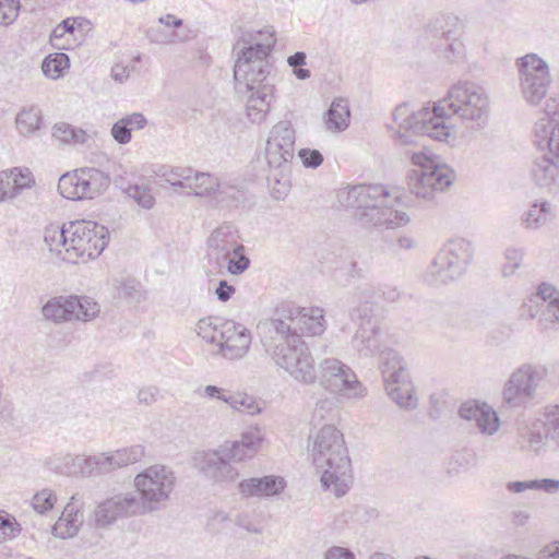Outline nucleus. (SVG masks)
<instances>
[{
	"label": "nucleus",
	"instance_id": "54",
	"mask_svg": "<svg viewBox=\"0 0 559 559\" xmlns=\"http://www.w3.org/2000/svg\"><path fill=\"white\" fill-rule=\"evenodd\" d=\"M524 257L522 248L509 247L504 251L506 263L502 267L504 276H511L520 267Z\"/></svg>",
	"mask_w": 559,
	"mask_h": 559
},
{
	"label": "nucleus",
	"instance_id": "26",
	"mask_svg": "<svg viewBox=\"0 0 559 559\" xmlns=\"http://www.w3.org/2000/svg\"><path fill=\"white\" fill-rule=\"evenodd\" d=\"M554 156L559 158L556 154ZM532 178L540 190L556 194L559 192V160L546 154L536 157L532 166Z\"/></svg>",
	"mask_w": 559,
	"mask_h": 559
},
{
	"label": "nucleus",
	"instance_id": "45",
	"mask_svg": "<svg viewBox=\"0 0 559 559\" xmlns=\"http://www.w3.org/2000/svg\"><path fill=\"white\" fill-rule=\"evenodd\" d=\"M69 57L63 52H58L44 59L41 70L47 78L58 79L69 68Z\"/></svg>",
	"mask_w": 559,
	"mask_h": 559
},
{
	"label": "nucleus",
	"instance_id": "7",
	"mask_svg": "<svg viewBox=\"0 0 559 559\" xmlns=\"http://www.w3.org/2000/svg\"><path fill=\"white\" fill-rule=\"evenodd\" d=\"M197 334L206 343L217 346L216 353L229 360L241 359L251 344V333L241 323L233 320L204 318L195 325Z\"/></svg>",
	"mask_w": 559,
	"mask_h": 559
},
{
	"label": "nucleus",
	"instance_id": "51",
	"mask_svg": "<svg viewBox=\"0 0 559 559\" xmlns=\"http://www.w3.org/2000/svg\"><path fill=\"white\" fill-rule=\"evenodd\" d=\"M221 449L230 464L231 462H241L254 456V454H248L245 445L238 440L225 442L221 445Z\"/></svg>",
	"mask_w": 559,
	"mask_h": 559
},
{
	"label": "nucleus",
	"instance_id": "13",
	"mask_svg": "<svg viewBox=\"0 0 559 559\" xmlns=\"http://www.w3.org/2000/svg\"><path fill=\"white\" fill-rule=\"evenodd\" d=\"M319 383L328 391L347 399L361 397L365 388L355 372L336 358H326L319 362Z\"/></svg>",
	"mask_w": 559,
	"mask_h": 559
},
{
	"label": "nucleus",
	"instance_id": "48",
	"mask_svg": "<svg viewBox=\"0 0 559 559\" xmlns=\"http://www.w3.org/2000/svg\"><path fill=\"white\" fill-rule=\"evenodd\" d=\"M15 123L22 135L31 134L39 129V112L35 109H24L17 114Z\"/></svg>",
	"mask_w": 559,
	"mask_h": 559
},
{
	"label": "nucleus",
	"instance_id": "42",
	"mask_svg": "<svg viewBox=\"0 0 559 559\" xmlns=\"http://www.w3.org/2000/svg\"><path fill=\"white\" fill-rule=\"evenodd\" d=\"M435 50L448 62H460L464 59V45L460 39H437Z\"/></svg>",
	"mask_w": 559,
	"mask_h": 559
},
{
	"label": "nucleus",
	"instance_id": "19",
	"mask_svg": "<svg viewBox=\"0 0 559 559\" xmlns=\"http://www.w3.org/2000/svg\"><path fill=\"white\" fill-rule=\"evenodd\" d=\"M534 128L535 144L542 151L556 154L559 157V100L550 99Z\"/></svg>",
	"mask_w": 559,
	"mask_h": 559
},
{
	"label": "nucleus",
	"instance_id": "33",
	"mask_svg": "<svg viewBox=\"0 0 559 559\" xmlns=\"http://www.w3.org/2000/svg\"><path fill=\"white\" fill-rule=\"evenodd\" d=\"M380 362L384 383L408 377L404 359L396 350L392 348L381 349Z\"/></svg>",
	"mask_w": 559,
	"mask_h": 559
},
{
	"label": "nucleus",
	"instance_id": "59",
	"mask_svg": "<svg viewBox=\"0 0 559 559\" xmlns=\"http://www.w3.org/2000/svg\"><path fill=\"white\" fill-rule=\"evenodd\" d=\"M249 264L250 260L241 251H238L237 254H231L225 270L233 275H239L249 267Z\"/></svg>",
	"mask_w": 559,
	"mask_h": 559
},
{
	"label": "nucleus",
	"instance_id": "37",
	"mask_svg": "<svg viewBox=\"0 0 559 559\" xmlns=\"http://www.w3.org/2000/svg\"><path fill=\"white\" fill-rule=\"evenodd\" d=\"M551 217L550 204L546 201L532 203L521 215V223L527 229H538Z\"/></svg>",
	"mask_w": 559,
	"mask_h": 559
},
{
	"label": "nucleus",
	"instance_id": "49",
	"mask_svg": "<svg viewBox=\"0 0 559 559\" xmlns=\"http://www.w3.org/2000/svg\"><path fill=\"white\" fill-rule=\"evenodd\" d=\"M234 252L207 249L206 258L210 269L207 274H224L225 267Z\"/></svg>",
	"mask_w": 559,
	"mask_h": 559
},
{
	"label": "nucleus",
	"instance_id": "31",
	"mask_svg": "<svg viewBox=\"0 0 559 559\" xmlns=\"http://www.w3.org/2000/svg\"><path fill=\"white\" fill-rule=\"evenodd\" d=\"M384 388L391 400L401 408L414 409L417 407L418 401L408 377L397 379V381L385 382Z\"/></svg>",
	"mask_w": 559,
	"mask_h": 559
},
{
	"label": "nucleus",
	"instance_id": "57",
	"mask_svg": "<svg viewBox=\"0 0 559 559\" xmlns=\"http://www.w3.org/2000/svg\"><path fill=\"white\" fill-rule=\"evenodd\" d=\"M128 194L143 209L150 210L155 204V199L150 189L142 186H130Z\"/></svg>",
	"mask_w": 559,
	"mask_h": 559
},
{
	"label": "nucleus",
	"instance_id": "16",
	"mask_svg": "<svg viewBox=\"0 0 559 559\" xmlns=\"http://www.w3.org/2000/svg\"><path fill=\"white\" fill-rule=\"evenodd\" d=\"M542 373L536 366L524 364L515 369L506 381L502 390L503 401L512 407L532 401L537 391Z\"/></svg>",
	"mask_w": 559,
	"mask_h": 559
},
{
	"label": "nucleus",
	"instance_id": "53",
	"mask_svg": "<svg viewBox=\"0 0 559 559\" xmlns=\"http://www.w3.org/2000/svg\"><path fill=\"white\" fill-rule=\"evenodd\" d=\"M21 5L20 0H0V24L11 25L17 19Z\"/></svg>",
	"mask_w": 559,
	"mask_h": 559
},
{
	"label": "nucleus",
	"instance_id": "14",
	"mask_svg": "<svg viewBox=\"0 0 559 559\" xmlns=\"http://www.w3.org/2000/svg\"><path fill=\"white\" fill-rule=\"evenodd\" d=\"M521 447L536 454L548 448L559 450V405L546 408L544 419L534 423L522 435Z\"/></svg>",
	"mask_w": 559,
	"mask_h": 559
},
{
	"label": "nucleus",
	"instance_id": "50",
	"mask_svg": "<svg viewBox=\"0 0 559 559\" xmlns=\"http://www.w3.org/2000/svg\"><path fill=\"white\" fill-rule=\"evenodd\" d=\"M238 441L245 445L248 454L255 455L262 444L263 433L259 427H249L241 433Z\"/></svg>",
	"mask_w": 559,
	"mask_h": 559
},
{
	"label": "nucleus",
	"instance_id": "8",
	"mask_svg": "<svg viewBox=\"0 0 559 559\" xmlns=\"http://www.w3.org/2000/svg\"><path fill=\"white\" fill-rule=\"evenodd\" d=\"M474 253L472 242L465 238L449 240L438 252L425 272L424 281L429 285H444L462 276Z\"/></svg>",
	"mask_w": 559,
	"mask_h": 559
},
{
	"label": "nucleus",
	"instance_id": "32",
	"mask_svg": "<svg viewBox=\"0 0 559 559\" xmlns=\"http://www.w3.org/2000/svg\"><path fill=\"white\" fill-rule=\"evenodd\" d=\"M374 295L376 287L371 284H365L357 289L355 297L360 305L352 309L350 318L355 322L359 321V325L369 326V324H376V322L372 321L371 305V300L374 299Z\"/></svg>",
	"mask_w": 559,
	"mask_h": 559
},
{
	"label": "nucleus",
	"instance_id": "15",
	"mask_svg": "<svg viewBox=\"0 0 559 559\" xmlns=\"http://www.w3.org/2000/svg\"><path fill=\"white\" fill-rule=\"evenodd\" d=\"M41 311L47 320L53 322L73 319L88 321L99 312V307L88 297L59 296L48 300Z\"/></svg>",
	"mask_w": 559,
	"mask_h": 559
},
{
	"label": "nucleus",
	"instance_id": "5",
	"mask_svg": "<svg viewBox=\"0 0 559 559\" xmlns=\"http://www.w3.org/2000/svg\"><path fill=\"white\" fill-rule=\"evenodd\" d=\"M295 142L296 131L288 120L278 121L269 132L264 154L269 167L267 182L275 199H283L289 191Z\"/></svg>",
	"mask_w": 559,
	"mask_h": 559
},
{
	"label": "nucleus",
	"instance_id": "38",
	"mask_svg": "<svg viewBox=\"0 0 559 559\" xmlns=\"http://www.w3.org/2000/svg\"><path fill=\"white\" fill-rule=\"evenodd\" d=\"M51 464L59 474L87 476V457L66 454L55 459Z\"/></svg>",
	"mask_w": 559,
	"mask_h": 559
},
{
	"label": "nucleus",
	"instance_id": "60",
	"mask_svg": "<svg viewBox=\"0 0 559 559\" xmlns=\"http://www.w3.org/2000/svg\"><path fill=\"white\" fill-rule=\"evenodd\" d=\"M298 156L307 168H317L323 163V156L318 150L301 148Z\"/></svg>",
	"mask_w": 559,
	"mask_h": 559
},
{
	"label": "nucleus",
	"instance_id": "12",
	"mask_svg": "<svg viewBox=\"0 0 559 559\" xmlns=\"http://www.w3.org/2000/svg\"><path fill=\"white\" fill-rule=\"evenodd\" d=\"M110 185L107 174L97 168H80L59 178L58 191L68 200L94 199Z\"/></svg>",
	"mask_w": 559,
	"mask_h": 559
},
{
	"label": "nucleus",
	"instance_id": "2",
	"mask_svg": "<svg viewBox=\"0 0 559 559\" xmlns=\"http://www.w3.org/2000/svg\"><path fill=\"white\" fill-rule=\"evenodd\" d=\"M289 326L278 318L261 321L257 329L274 365L296 381L312 384L317 381V373L309 346L301 335L290 333Z\"/></svg>",
	"mask_w": 559,
	"mask_h": 559
},
{
	"label": "nucleus",
	"instance_id": "52",
	"mask_svg": "<svg viewBox=\"0 0 559 559\" xmlns=\"http://www.w3.org/2000/svg\"><path fill=\"white\" fill-rule=\"evenodd\" d=\"M56 501L57 497L50 489H43L34 495L32 506L36 512L44 514L53 508Z\"/></svg>",
	"mask_w": 559,
	"mask_h": 559
},
{
	"label": "nucleus",
	"instance_id": "43",
	"mask_svg": "<svg viewBox=\"0 0 559 559\" xmlns=\"http://www.w3.org/2000/svg\"><path fill=\"white\" fill-rule=\"evenodd\" d=\"M52 135L62 143L73 144H84L90 139V135L84 130L66 122L56 123Z\"/></svg>",
	"mask_w": 559,
	"mask_h": 559
},
{
	"label": "nucleus",
	"instance_id": "28",
	"mask_svg": "<svg viewBox=\"0 0 559 559\" xmlns=\"http://www.w3.org/2000/svg\"><path fill=\"white\" fill-rule=\"evenodd\" d=\"M75 496L64 507L59 520L52 526V534L59 538L73 537L84 522L83 511L74 503Z\"/></svg>",
	"mask_w": 559,
	"mask_h": 559
},
{
	"label": "nucleus",
	"instance_id": "9",
	"mask_svg": "<svg viewBox=\"0 0 559 559\" xmlns=\"http://www.w3.org/2000/svg\"><path fill=\"white\" fill-rule=\"evenodd\" d=\"M175 472L163 464L146 467L134 477L138 498L145 513L159 511L167 506L175 489Z\"/></svg>",
	"mask_w": 559,
	"mask_h": 559
},
{
	"label": "nucleus",
	"instance_id": "4",
	"mask_svg": "<svg viewBox=\"0 0 559 559\" xmlns=\"http://www.w3.org/2000/svg\"><path fill=\"white\" fill-rule=\"evenodd\" d=\"M252 41L237 44L239 50L234 67V78L238 86L247 91L264 88V85H274L272 76L273 64L271 53L276 44L275 31L272 26L259 29Z\"/></svg>",
	"mask_w": 559,
	"mask_h": 559
},
{
	"label": "nucleus",
	"instance_id": "58",
	"mask_svg": "<svg viewBox=\"0 0 559 559\" xmlns=\"http://www.w3.org/2000/svg\"><path fill=\"white\" fill-rule=\"evenodd\" d=\"M21 532L20 524L14 518L0 514V537L10 539L17 536Z\"/></svg>",
	"mask_w": 559,
	"mask_h": 559
},
{
	"label": "nucleus",
	"instance_id": "55",
	"mask_svg": "<svg viewBox=\"0 0 559 559\" xmlns=\"http://www.w3.org/2000/svg\"><path fill=\"white\" fill-rule=\"evenodd\" d=\"M10 186L14 192V198L24 189L29 188L34 182L31 171H22L19 168H14L9 173Z\"/></svg>",
	"mask_w": 559,
	"mask_h": 559
},
{
	"label": "nucleus",
	"instance_id": "20",
	"mask_svg": "<svg viewBox=\"0 0 559 559\" xmlns=\"http://www.w3.org/2000/svg\"><path fill=\"white\" fill-rule=\"evenodd\" d=\"M390 198V189L383 185H357L338 192V201L357 213L372 204H383Z\"/></svg>",
	"mask_w": 559,
	"mask_h": 559
},
{
	"label": "nucleus",
	"instance_id": "63",
	"mask_svg": "<svg viewBox=\"0 0 559 559\" xmlns=\"http://www.w3.org/2000/svg\"><path fill=\"white\" fill-rule=\"evenodd\" d=\"M114 140L119 144H127L131 141V132L126 122L120 118L110 130Z\"/></svg>",
	"mask_w": 559,
	"mask_h": 559
},
{
	"label": "nucleus",
	"instance_id": "21",
	"mask_svg": "<svg viewBox=\"0 0 559 559\" xmlns=\"http://www.w3.org/2000/svg\"><path fill=\"white\" fill-rule=\"evenodd\" d=\"M195 468L214 481H229L238 476L235 468L224 455L221 447L213 451H201L193 455Z\"/></svg>",
	"mask_w": 559,
	"mask_h": 559
},
{
	"label": "nucleus",
	"instance_id": "44",
	"mask_svg": "<svg viewBox=\"0 0 559 559\" xmlns=\"http://www.w3.org/2000/svg\"><path fill=\"white\" fill-rule=\"evenodd\" d=\"M146 449L143 444H133L130 447L111 451L115 463L118 468L140 462L145 456Z\"/></svg>",
	"mask_w": 559,
	"mask_h": 559
},
{
	"label": "nucleus",
	"instance_id": "61",
	"mask_svg": "<svg viewBox=\"0 0 559 559\" xmlns=\"http://www.w3.org/2000/svg\"><path fill=\"white\" fill-rule=\"evenodd\" d=\"M540 322L544 323L545 329L548 322H559V298L542 306Z\"/></svg>",
	"mask_w": 559,
	"mask_h": 559
},
{
	"label": "nucleus",
	"instance_id": "64",
	"mask_svg": "<svg viewBox=\"0 0 559 559\" xmlns=\"http://www.w3.org/2000/svg\"><path fill=\"white\" fill-rule=\"evenodd\" d=\"M192 168L190 167H171L168 169H165L160 177L167 182L176 181V180H188L191 177Z\"/></svg>",
	"mask_w": 559,
	"mask_h": 559
},
{
	"label": "nucleus",
	"instance_id": "1",
	"mask_svg": "<svg viewBox=\"0 0 559 559\" xmlns=\"http://www.w3.org/2000/svg\"><path fill=\"white\" fill-rule=\"evenodd\" d=\"M453 116L471 130L486 128L490 119V98L486 88L472 81H459L435 103V112H424L419 118H435V124L430 126L435 140L445 141L451 133L450 119Z\"/></svg>",
	"mask_w": 559,
	"mask_h": 559
},
{
	"label": "nucleus",
	"instance_id": "35",
	"mask_svg": "<svg viewBox=\"0 0 559 559\" xmlns=\"http://www.w3.org/2000/svg\"><path fill=\"white\" fill-rule=\"evenodd\" d=\"M350 111L348 103L344 98H335L328 109L324 123L326 130L331 132H340L349 126Z\"/></svg>",
	"mask_w": 559,
	"mask_h": 559
},
{
	"label": "nucleus",
	"instance_id": "27",
	"mask_svg": "<svg viewBox=\"0 0 559 559\" xmlns=\"http://www.w3.org/2000/svg\"><path fill=\"white\" fill-rule=\"evenodd\" d=\"M246 104L248 119L255 124L262 123L270 109L274 94V85H264V88L249 91Z\"/></svg>",
	"mask_w": 559,
	"mask_h": 559
},
{
	"label": "nucleus",
	"instance_id": "47",
	"mask_svg": "<svg viewBox=\"0 0 559 559\" xmlns=\"http://www.w3.org/2000/svg\"><path fill=\"white\" fill-rule=\"evenodd\" d=\"M228 400V405L237 412L248 415H255L261 412L255 399L247 393H230Z\"/></svg>",
	"mask_w": 559,
	"mask_h": 559
},
{
	"label": "nucleus",
	"instance_id": "62",
	"mask_svg": "<svg viewBox=\"0 0 559 559\" xmlns=\"http://www.w3.org/2000/svg\"><path fill=\"white\" fill-rule=\"evenodd\" d=\"M195 393L200 396V397H205V399H215V400H219L224 403H227L228 404V395L230 393H228L225 389L223 388H219V386H216V385H206L204 388H199Z\"/></svg>",
	"mask_w": 559,
	"mask_h": 559
},
{
	"label": "nucleus",
	"instance_id": "25",
	"mask_svg": "<svg viewBox=\"0 0 559 559\" xmlns=\"http://www.w3.org/2000/svg\"><path fill=\"white\" fill-rule=\"evenodd\" d=\"M459 414L461 418L474 421L478 430L484 435H493L500 425L497 413L487 404L464 403L461 405Z\"/></svg>",
	"mask_w": 559,
	"mask_h": 559
},
{
	"label": "nucleus",
	"instance_id": "39",
	"mask_svg": "<svg viewBox=\"0 0 559 559\" xmlns=\"http://www.w3.org/2000/svg\"><path fill=\"white\" fill-rule=\"evenodd\" d=\"M115 287L119 298L129 304H139L145 298V292L141 283L133 277L116 281Z\"/></svg>",
	"mask_w": 559,
	"mask_h": 559
},
{
	"label": "nucleus",
	"instance_id": "18",
	"mask_svg": "<svg viewBox=\"0 0 559 559\" xmlns=\"http://www.w3.org/2000/svg\"><path fill=\"white\" fill-rule=\"evenodd\" d=\"M400 203V195L390 190V198L383 204H372L357 213V218L362 227H386L397 228L406 225L411 218L409 216L395 207Z\"/></svg>",
	"mask_w": 559,
	"mask_h": 559
},
{
	"label": "nucleus",
	"instance_id": "22",
	"mask_svg": "<svg viewBox=\"0 0 559 559\" xmlns=\"http://www.w3.org/2000/svg\"><path fill=\"white\" fill-rule=\"evenodd\" d=\"M424 112H435V104L432 107H424L418 111H409L407 104H401L395 107L393 111V119L399 123L400 129L412 132L413 134H424L428 135L431 139H435L432 131L430 130V126L435 124V118L425 117V119L419 118V115Z\"/></svg>",
	"mask_w": 559,
	"mask_h": 559
},
{
	"label": "nucleus",
	"instance_id": "41",
	"mask_svg": "<svg viewBox=\"0 0 559 559\" xmlns=\"http://www.w3.org/2000/svg\"><path fill=\"white\" fill-rule=\"evenodd\" d=\"M114 460L111 451L87 456V476L107 475L119 469Z\"/></svg>",
	"mask_w": 559,
	"mask_h": 559
},
{
	"label": "nucleus",
	"instance_id": "3",
	"mask_svg": "<svg viewBox=\"0 0 559 559\" xmlns=\"http://www.w3.org/2000/svg\"><path fill=\"white\" fill-rule=\"evenodd\" d=\"M307 448L321 473L322 487L332 488L336 497L344 496L352 483V464L343 433L333 425H324L309 435Z\"/></svg>",
	"mask_w": 559,
	"mask_h": 559
},
{
	"label": "nucleus",
	"instance_id": "36",
	"mask_svg": "<svg viewBox=\"0 0 559 559\" xmlns=\"http://www.w3.org/2000/svg\"><path fill=\"white\" fill-rule=\"evenodd\" d=\"M68 236V223L63 225L51 223L44 230V241L49 251L56 253L61 260L69 247Z\"/></svg>",
	"mask_w": 559,
	"mask_h": 559
},
{
	"label": "nucleus",
	"instance_id": "29",
	"mask_svg": "<svg viewBox=\"0 0 559 559\" xmlns=\"http://www.w3.org/2000/svg\"><path fill=\"white\" fill-rule=\"evenodd\" d=\"M207 249L237 254L238 251H243V246L238 243V235L234 225L224 224L211 233L207 238Z\"/></svg>",
	"mask_w": 559,
	"mask_h": 559
},
{
	"label": "nucleus",
	"instance_id": "34",
	"mask_svg": "<svg viewBox=\"0 0 559 559\" xmlns=\"http://www.w3.org/2000/svg\"><path fill=\"white\" fill-rule=\"evenodd\" d=\"M429 32L436 39H460L465 29V22L456 15H447L437 19L435 24H429Z\"/></svg>",
	"mask_w": 559,
	"mask_h": 559
},
{
	"label": "nucleus",
	"instance_id": "56",
	"mask_svg": "<svg viewBox=\"0 0 559 559\" xmlns=\"http://www.w3.org/2000/svg\"><path fill=\"white\" fill-rule=\"evenodd\" d=\"M287 64L293 69L294 75L298 80H307L310 78V70L304 68L307 64V55L304 51H297L287 58Z\"/></svg>",
	"mask_w": 559,
	"mask_h": 559
},
{
	"label": "nucleus",
	"instance_id": "30",
	"mask_svg": "<svg viewBox=\"0 0 559 559\" xmlns=\"http://www.w3.org/2000/svg\"><path fill=\"white\" fill-rule=\"evenodd\" d=\"M352 343L360 357H372L376 353H380L379 326L377 324L359 325Z\"/></svg>",
	"mask_w": 559,
	"mask_h": 559
},
{
	"label": "nucleus",
	"instance_id": "23",
	"mask_svg": "<svg viewBox=\"0 0 559 559\" xmlns=\"http://www.w3.org/2000/svg\"><path fill=\"white\" fill-rule=\"evenodd\" d=\"M286 480L278 475L250 477L238 484V491L246 498H272L281 495L286 488Z\"/></svg>",
	"mask_w": 559,
	"mask_h": 559
},
{
	"label": "nucleus",
	"instance_id": "17",
	"mask_svg": "<svg viewBox=\"0 0 559 559\" xmlns=\"http://www.w3.org/2000/svg\"><path fill=\"white\" fill-rule=\"evenodd\" d=\"M136 514H145L135 492H118L99 502L94 510V524L108 527L117 521Z\"/></svg>",
	"mask_w": 559,
	"mask_h": 559
},
{
	"label": "nucleus",
	"instance_id": "40",
	"mask_svg": "<svg viewBox=\"0 0 559 559\" xmlns=\"http://www.w3.org/2000/svg\"><path fill=\"white\" fill-rule=\"evenodd\" d=\"M190 192L195 197H213L215 189L218 187V180L209 173L194 171L190 177Z\"/></svg>",
	"mask_w": 559,
	"mask_h": 559
},
{
	"label": "nucleus",
	"instance_id": "24",
	"mask_svg": "<svg viewBox=\"0 0 559 559\" xmlns=\"http://www.w3.org/2000/svg\"><path fill=\"white\" fill-rule=\"evenodd\" d=\"M281 320L290 325V333H297L301 336L320 335L325 330L323 310L320 308L298 309L295 316L290 313Z\"/></svg>",
	"mask_w": 559,
	"mask_h": 559
},
{
	"label": "nucleus",
	"instance_id": "46",
	"mask_svg": "<svg viewBox=\"0 0 559 559\" xmlns=\"http://www.w3.org/2000/svg\"><path fill=\"white\" fill-rule=\"evenodd\" d=\"M242 199V192L234 186L222 185L215 189L213 200L222 209L236 206Z\"/></svg>",
	"mask_w": 559,
	"mask_h": 559
},
{
	"label": "nucleus",
	"instance_id": "6",
	"mask_svg": "<svg viewBox=\"0 0 559 559\" xmlns=\"http://www.w3.org/2000/svg\"><path fill=\"white\" fill-rule=\"evenodd\" d=\"M415 168L408 175L409 192L417 198L432 200L447 190L455 175L451 167L441 163L437 155L424 151H405Z\"/></svg>",
	"mask_w": 559,
	"mask_h": 559
},
{
	"label": "nucleus",
	"instance_id": "10",
	"mask_svg": "<svg viewBox=\"0 0 559 559\" xmlns=\"http://www.w3.org/2000/svg\"><path fill=\"white\" fill-rule=\"evenodd\" d=\"M68 234L69 247L62 260L69 263L97 258L109 240L108 229L93 221L69 222Z\"/></svg>",
	"mask_w": 559,
	"mask_h": 559
},
{
	"label": "nucleus",
	"instance_id": "11",
	"mask_svg": "<svg viewBox=\"0 0 559 559\" xmlns=\"http://www.w3.org/2000/svg\"><path fill=\"white\" fill-rule=\"evenodd\" d=\"M520 91L525 102L537 106L547 95L551 82L547 62L536 53H528L516 61Z\"/></svg>",
	"mask_w": 559,
	"mask_h": 559
}]
</instances>
